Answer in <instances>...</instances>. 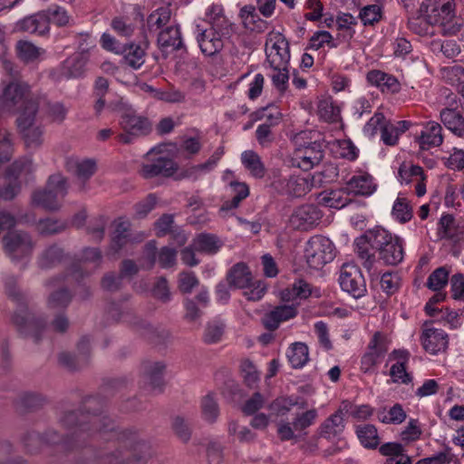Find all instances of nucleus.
<instances>
[{
	"mask_svg": "<svg viewBox=\"0 0 464 464\" xmlns=\"http://www.w3.org/2000/svg\"><path fill=\"white\" fill-rule=\"evenodd\" d=\"M198 283L193 272H181L179 276V288L184 294H190Z\"/></svg>",
	"mask_w": 464,
	"mask_h": 464,
	"instance_id": "774afa93",
	"label": "nucleus"
},
{
	"mask_svg": "<svg viewBox=\"0 0 464 464\" xmlns=\"http://www.w3.org/2000/svg\"><path fill=\"white\" fill-rule=\"evenodd\" d=\"M34 170L33 162L28 158L15 160L6 170V176L19 180L22 176H26Z\"/></svg>",
	"mask_w": 464,
	"mask_h": 464,
	"instance_id": "6e6d98bb",
	"label": "nucleus"
},
{
	"mask_svg": "<svg viewBox=\"0 0 464 464\" xmlns=\"http://www.w3.org/2000/svg\"><path fill=\"white\" fill-rule=\"evenodd\" d=\"M67 192L66 179L59 173L53 174L49 177L45 188L33 192L32 204L46 210H58L61 207L60 198H63Z\"/></svg>",
	"mask_w": 464,
	"mask_h": 464,
	"instance_id": "7ed1b4c3",
	"label": "nucleus"
},
{
	"mask_svg": "<svg viewBox=\"0 0 464 464\" xmlns=\"http://www.w3.org/2000/svg\"><path fill=\"white\" fill-rule=\"evenodd\" d=\"M340 406L341 411L358 420H366L373 414V408L368 404L355 405L349 401H343Z\"/></svg>",
	"mask_w": 464,
	"mask_h": 464,
	"instance_id": "09e8293b",
	"label": "nucleus"
},
{
	"mask_svg": "<svg viewBox=\"0 0 464 464\" xmlns=\"http://www.w3.org/2000/svg\"><path fill=\"white\" fill-rule=\"evenodd\" d=\"M295 404L296 401L291 398L280 397L271 402L269 410L277 416H283Z\"/></svg>",
	"mask_w": 464,
	"mask_h": 464,
	"instance_id": "338daca9",
	"label": "nucleus"
},
{
	"mask_svg": "<svg viewBox=\"0 0 464 464\" xmlns=\"http://www.w3.org/2000/svg\"><path fill=\"white\" fill-rule=\"evenodd\" d=\"M65 228V223L53 218L41 219L37 225L39 233L45 236L58 234Z\"/></svg>",
	"mask_w": 464,
	"mask_h": 464,
	"instance_id": "052dcab7",
	"label": "nucleus"
},
{
	"mask_svg": "<svg viewBox=\"0 0 464 464\" xmlns=\"http://www.w3.org/2000/svg\"><path fill=\"white\" fill-rule=\"evenodd\" d=\"M323 214L313 204H305L297 208L290 217V224L295 229L307 231L318 225Z\"/></svg>",
	"mask_w": 464,
	"mask_h": 464,
	"instance_id": "6ab92c4d",
	"label": "nucleus"
},
{
	"mask_svg": "<svg viewBox=\"0 0 464 464\" xmlns=\"http://www.w3.org/2000/svg\"><path fill=\"white\" fill-rule=\"evenodd\" d=\"M266 62L271 69H283L289 65V44L285 37L278 32H270L266 41Z\"/></svg>",
	"mask_w": 464,
	"mask_h": 464,
	"instance_id": "0eeeda50",
	"label": "nucleus"
},
{
	"mask_svg": "<svg viewBox=\"0 0 464 464\" xmlns=\"http://www.w3.org/2000/svg\"><path fill=\"white\" fill-rule=\"evenodd\" d=\"M221 245L219 239L211 234H200L193 242V246L197 251L208 255L216 254L221 247Z\"/></svg>",
	"mask_w": 464,
	"mask_h": 464,
	"instance_id": "79ce46f5",
	"label": "nucleus"
},
{
	"mask_svg": "<svg viewBox=\"0 0 464 464\" xmlns=\"http://www.w3.org/2000/svg\"><path fill=\"white\" fill-rule=\"evenodd\" d=\"M360 18L364 25H372L382 18V9L378 5H369L360 11Z\"/></svg>",
	"mask_w": 464,
	"mask_h": 464,
	"instance_id": "69168bd1",
	"label": "nucleus"
},
{
	"mask_svg": "<svg viewBox=\"0 0 464 464\" xmlns=\"http://www.w3.org/2000/svg\"><path fill=\"white\" fill-rule=\"evenodd\" d=\"M346 191L354 196H370L376 190L373 179L367 173L353 176L346 183Z\"/></svg>",
	"mask_w": 464,
	"mask_h": 464,
	"instance_id": "bb28decb",
	"label": "nucleus"
},
{
	"mask_svg": "<svg viewBox=\"0 0 464 464\" xmlns=\"http://www.w3.org/2000/svg\"><path fill=\"white\" fill-rule=\"evenodd\" d=\"M177 169L178 165L171 159L159 157L150 162L142 164L139 172L143 179H150L155 177L169 178Z\"/></svg>",
	"mask_w": 464,
	"mask_h": 464,
	"instance_id": "aec40b11",
	"label": "nucleus"
},
{
	"mask_svg": "<svg viewBox=\"0 0 464 464\" xmlns=\"http://www.w3.org/2000/svg\"><path fill=\"white\" fill-rule=\"evenodd\" d=\"M3 105L9 111L24 112L33 103L39 109L40 102L31 92L30 85L24 81H11L2 94Z\"/></svg>",
	"mask_w": 464,
	"mask_h": 464,
	"instance_id": "39448f33",
	"label": "nucleus"
},
{
	"mask_svg": "<svg viewBox=\"0 0 464 464\" xmlns=\"http://www.w3.org/2000/svg\"><path fill=\"white\" fill-rule=\"evenodd\" d=\"M225 327V324L218 320H213L207 323L202 337L203 342L207 344L219 343L224 335Z\"/></svg>",
	"mask_w": 464,
	"mask_h": 464,
	"instance_id": "de8ad7c7",
	"label": "nucleus"
},
{
	"mask_svg": "<svg viewBox=\"0 0 464 464\" xmlns=\"http://www.w3.org/2000/svg\"><path fill=\"white\" fill-rule=\"evenodd\" d=\"M361 443L369 449H375L380 444L377 429L372 424L360 425L356 429Z\"/></svg>",
	"mask_w": 464,
	"mask_h": 464,
	"instance_id": "49530a36",
	"label": "nucleus"
},
{
	"mask_svg": "<svg viewBox=\"0 0 464 464\" xmlns=\"http://www.w3.org/2000/svg\"><path fill=\"white\" fill-rule=\"evenodd\" d=\"M334 244L324 236H314L305 244L304 257L311 268L319 269L334 260Z\"/></svg>",
	"mask_w": 464,
	"mask_h": 464,
	"instance_id": "423d86ee",
	"label": "nucleus"
},
{
	"mask_svg": "<svg viewBox=\"0 0 464 464\" xmlns=\"http://www.w3.org/2000/svg\"><path fill=\"white\" fill-rule=\"evenodd\" d=\"M324 147L325 145L322 139L301 144L295 150L291 159L292 166L304 171L312 169L322 161L324 155Z\"/></svg>",
	"mask_w": 464,
	"mask_h": 464,
	"instance_id": "1a4fd4ad",
	"label": "nucleus"
},
{
	"mask_svg": "<svg viewBox=\"0 0 464 464\" xmlns=\"http://www.w3.org/2000/svg\"><path fill=\"white\" fill-rule=\"evenodd\" d=\"M72 300V295L67 288L61 287L53 291L48 297V307L50 309L59 310L69 305Z\"/></svg>",
	"mask_w": 464,
	"mask_h": 464,
	"instance_id": "5fc2aeb1",
	"label": "nucleus"
},
{
	"mask_svg": "<svg viewBox=\"0 0 464 464\" xmlns=\"http://www.w3.org/2000/svg\"><path fill=\"white\" fill-rule=\"evenodd\" d=\"M455 218L452 215H443L439 222V236L440 238L455 239L457 233L455 232Z\"/></svg>",
	"mask_w": 464,
	"mask_h": 464,
	"instance_id": "bf43d9fd",
	"label": "nucleus"
},
{
	"mask_svg": "<svg viewBox=\"0 0 464 464\" xmlns=\"http://www.w3.org/2000/svg\"><path fill=\"white\" fill-rule=\"evenodd\" d=\"M17 25L20 31L41 36L47 34L50 30L49 19L42 13L24 17Z\"/></svg>",
	"mask_w": 464,
	"mask_h": 464,
	"instance_id": "b1692460",
	"label": "nucleus"
},
{
	"mask_svg": "<svg viewBox=\"0 0 464 464\" xmlns=\"http://www.w3.org/2000/svg\"><path fill=\"white\" fill-rule=\"evenodd\" d=\"M158 44L161 50H181L185 49L182 42L181 33L178 25L170 24L158 34Z\"/></svg>",
	"mask_w": 464,
	"mask_h": 464,
	"instance_id": "393cba45",
	"label": "nucleus"
},
{
	"mask_svg": "<svg viewBox=\"0 0 464 464\" xmlns=\"http://www.w3.org/2000/svg\"><path fill=\"white\" fill-rule=\"evenodd\" d=\"M66 257L64 250L57 244L45 247L38 256V266L42 269H49L62 263Z\"/></svg>",
	"mask_w": 464,
	"mask_h": 464,
	"instance_id": "7c9ffc66",
	"label": "nucleus"
},
{
	"mask_svg": "<svg viewBox=\"0 0 464 464\" xmlns=\"http://www.w3.org/2000/svg\"><path fill=\"white\" fill-rule=\"evenodd\" d=\"M36 114L37 106L31 103L16 120L18 130L28 149H36L43 142V130L36 125Z\"/></svg>",
	"mask_w": 464,
	"mask_h": 464,
	"instance_id": "6e6552de",
	"label": "nucleus"
},
{
	"mask_svg": "<svg viewBox=\"0 0 464 464\" xmlns=\"http://www.w3.org/2000/svg\"><path fill=\"white\" fill-rule=\"evenodd\" d=\"M241 162L253 178L261 179L266 176V168L256 151L251 150L243 151Z\"/></svg>",
	"mask_w": 464,
	"mask_h": 464,
	"instance_id": "2f4dec72",
	"label": "nucleus"
},
{
	"mask_svg": "<svg viewBox=\"0 0 464 464\" xmlns=\"http://www.w3.org/2000/svg\"><path fill=\"white\" fill-rule=\"evenodd\" d=\"M317 418L316 410H308L301 414H298L294 419L293 422L280 421L277 424V434L281 440H298L299 435L295 431H303L310 427Z\"/></svg>",
	"mask_w": 464,
	"mask_h": 464,
	"instance_id": "4468645a",
	"label": "nucleus"
},
{
	"mask_svg": "<svg viewBox=\"0 0 464 464\" xmlns=\"http://www.w3.org/2000/svg\"><path fill=\"white\" fill-rule=\"evenodd\" d=\"M47 18L49 22L52 21L57 26H66L72 24V17L68 14L67 11L60 6H55L48 9Z\"/></svg>",
	"mask_w": 464,
	"mask_h": 464,
	"instance_id": "0e129e2a",
	"label": "nucleus"
},
{
	"mask_svg": "<svg viewBox=\"0 0 464 464\" xmlns=\"http://www.w3.org/2000/svg\"><path fill=\"white\" fill-rule=\"evenodd\" d=\"M343 415L339 406V409L321 424L319 435L329 440L340 435L344 430Z\"/></svg>",
	"mask_w": 464,
	"mask_h": 464,
	"instance_id": "c756f323",
	"label": "nucleus"
},
{
	"mask_svg": "<svg viewBox=\"0 0 464 464\" xmlns=\"http://www.w3.org/2000/svg\"><path fill=\"white\" fill-rule=\"evenodd\" d=\"M82 52L84 49L81 46ZM86 64V57L82 53H75L64 60L58 67L50 72L55 82H62L82 75Z\"/></svg>",
	"mask_w": 464,
	"mask_h": 464,
	"instance_id": "dca6fc26",
	"label": "nucleus"
},
{
	"mask_svg": "<svg viewBox=\"0 0 464 464\" xmlns=\"http://www.w3.org/2000/svg\"><path fill=\"white\" fill-rule=\"evenodd\" d=\"M454 16V6L448 5V7L440 9V11L433 9L432 12L420 14L417 18H410L408 24L409 28L416 34H421L426 31V26L430 24L439 25L445 34H453L459 30L458 25L450 24Z\"/></svg>",
	"mask_w": 464,
	"mask_h": 464,
	"instance_id": "20e7f679",
	"label": "nucleus"
},
{
	"mask_svg": "<svg viewBox=\"0 0 464 464\" xmlns=\"http://www.w3.org/2000/svg\"><path fill=\"white\" fill-rule=\"evenodd\" d=\"M139 334L154 344L165 343L169 338L168 330L162 327H154L141 318L134 322L133 328Z\"/></svg>",
	"mask_w": 464,
	"mask_h": 464,
	"instance_id": "a878e982",
	"label": "nucleus"
},
{
	"mask_svg": "<svg viewBox=\"0 0 464 464\" xmlns=\"http://www.w3.org/2000/svg\"><path fill=\"white\" fill-rule=\"evenodd\" d=\"M442 79L449 84L455 86L464 82V66L455 64L440 70Z\"/></svg>",
	"mask_w": 464,
	"mask_h": 464,
	"instance_id": "4d7b16f0",
	"label": "nucleus"
},
{
	"mask_svg": "<svg viewBox=\"0 0 464 464\" xmlns=\"http://www.w3.org/2000/svg\"><path fill=\"white\" fill-rule=\"evenodd\" d=\"M223 154L224 148L218 147L206 162L189 167L182 170L179 174H178L176 179L179 180L182 179H198L201 173H207L211 171L217 166L218 162L222 158Z\"/></svg>",
	"mask_w": 464,
	"mask_h": 464,
	"instance_id": "5701e85b",
	"label": "nucleus"
},
{
	"mask_svg": "<svg viewBox=\"0 0 464 464\" xmlns=\"http://www.w3.org/2000/svg\"><path fill=\"white\" fill-rule=\"evenodd\" d=\"M110 420L107 417H100L96 413L88 415L82 414L79 420L76 411H68L61 418V423L66 429H71L75 425H79L82 430H111L109 425Z\"/></svg>",
	"mask_w": 464,
	"mask_h": 464,
	"instance_id": "2eb2a0df",
	"label": "nucleus"
},
{
	"mask_svg": "<svg viewBox=\"0 0 464 464\" xmlns=\"http://www.w3.org/2000/svg\"><path fill=\"white\" fill-rule=\"evenodd\" d=\"M229 285L236 288H245L249 286L252 281V275L248 266L245 263L234 265L227 276Z\"/></svg>",
	"mask_w": 464,
	"mask_h": 464,
	"instance_id": "f704fd0d",
	"label": "nucleus"
},
{
	"mask_svg": "<svg viewBox=\"0 0 464 464\" xmlns=\"http://www.w3.org/2000/svg\"><path fill=\"white\" fill-rule=\"evenodd\" d=\"M444 165L452 170L464 169V150L453 148L449 157L442 158Z\"/></svg>",
	"mask_w": 464,
	"mask_h": 464,
	"instance_id": "e2e57ef3",
	"label": "nucleus"
},
{
	"mask_svg": "<svg viewBox=\"0 0 464 464\" xmlns=\"http://www.w3.org/2000/svg\"><path fill=\"white\" fill-rule=\"evenodd\" d=\"M367 81L372 85L378 87L382 92H398L401 84L397 78L382 71L372 70L367 73Z\"/></svg>",
	"mask_w": 464,
	"mask_h": 464,
	"instance_id": "cd10ccee",
	"label": "nucleus"
},
{
	"mask_svg": "<svg viewBox=\"0 0 464 464\" xmlns=\"http://www.w3.org/2000/svg\"><path fill=\"white\" fill-rule=\"evenodd\" d=\"M339 283L342 289L354 298H360L366 293L364 278L354 264L346 263L342 266Z\"/></svg>",
	"mask_w": 464,
	"mask_h": 464,
	"instance_id": "ddd939ff",
	"label": "nucleus"
},
{
	"mask_svg": "<svg viewBox=\"0 0 464 464\" xmlns=\"http://www.w3.org/2000/svg\"><path fill=\"white\" fill-rule=\"evenodd\" d=\"M406 417L405 411L399 403L394 404L389 411L382 408L377 411L378 420L386 424H401L405 420Z\"/></svg>",
	"mask_w": 464,
	"mask_h": 464,
	"instance_id": "c03bdc74",
	"label": "nucleus"
},
{
	"mask_svg": "<svg viewBox=\"0 0 464 464\" xmlns=\"http://www.w3.org/2000/svg\"><path fill=\"white\" fill-rule=\"evenodd\" d=\"M350 194L344 187L340 189L331 190L323 197L322 200L327 207L340 209L351 202Z\"/></svg>",
	"mask_w": 464,
	"mask_h": 464,
	"instance_id": "8fccbe9b",
	"label": "nucleus"
},
{
	"mask_svg": "<svg viewBox=\"0 0 464 464\" xmlns=\"http://www.w3.org/2000/svg\"><path fill=\"white\" fill-rule=\"evenodd\" d=\"M311 294V285L304 280H298L295 282L291 287L282 292V299L285 301H292L297 298L306 299Z\"/></svg>",
	"mask_w": 464,
	"mask_h": 464,
	"instance_id": "a18cd8bd",
	"label": "nucleus"
},
{
	"mask_svg": "<svg viewBox=\"0 0 464 464\" xmlns=\"http://www.w3.org/2000/svg\"><path fill=\"white\" fill-rule=\"evenodd\" d=\"M373 232V228L368 229L362 236L357 237L354 241V251L362 260L364 268L370 271L374 264L375 256L369 250L371 246L369 234Z\"/></svg>",
	"mask_w": 464,
	"mask_h": 464,
	"instance_id": "473e14b6",
	"label": "nucleus"
},
{
	"mask_svg": "<svg viewBox=\"0 0 464 464\" xmlns=\"http://www.w3.org/2000/svg\"><path fill=\"white\" fill-rule=\"evenodd\" d=\"M201 413L205 420L213 423L219 415V409L216 400L208 394L201 401Z\"/></svg>",
	"mask_w": 464,
	"mask_h": 464,
	"instance_id": "13d9d810",
	"label": "nucleus"
},
{
	"mask_svg": "<svg viewBox=\"0 0 464 464\" xmlns=\"http://www.w3.org/2000/svg\"><path fill=\"white\" fill-rule=\"evenodd\" d=\"M120 124L125 132L119 134L118 140L124 144L131 143L136 138L148 135L151 131L150 121L138 115L133 110L121 119Z\"/></svg>",
	"mask_w": 464,
	"mask_h": 464,
	"instance_id": "f8f14e48",
	"label": "nucleus"
},
{
	"mask_svg": "<svg viewBox=\"0 0 464 464\" xmlns=\"http://www.w3.org/2000/svg\"><path fill=\"white\" fill-rule=\"evenodd\" d=\"M239 15L246 28L257 32H263L266 29V22L259 18L254 5H247L243 6L240 9Z\"/></svg>",
	"mask_w": 464,
	"mask_h": 464,
	"instance_id": "58836bf2",
	"label": "nucleus"
},
{
	"mask_svg": "<svg viewBox=\"0 0 464 464\" xmlns=\"http://www.w3.org/2000/svg\"><path fill=\"white\" fill-rule=\"evenodd\" d=\"M296 314L297 309L294 304L278 305L264 315L262 323L266 329L275 331L282 322L292 319Z\"/></svg>",
	"mask_w": 464,
	"mask_h": 464,
	"instance_id": "412c9836",
	"label": "nucleus"
},
{
	"mask_svg": "<svg viewBox=\"0 0 464 464\" xmlns=\"http://www.w3.org/2000/svg\"><path fill=\"white\" fill-rule=\"evenodd\" d=\"M314 179L309 177L290 176L288 179H279L273 184L281 194L291 197H302L308 193L314 186Z\"/></svg>",
	"mask_w": 464,
	"mask_h": 464,
	"instance_id": "a211bd4d",
	"label": "nucleus"
},
{
	"mask_svg": "<svg viewBox=\"0 0 464 464\" xmlns=\"http://www.w3.org/2000/svg\"><path fill=\"white\" fill-rule=\"evenodd\" d=\"M442 128L438 122H428L418 137V142L422 150L438 147L443 141Z\"/></svg>",
	"mask_w": 464,
	"mask_h": 464,
	"instance_id": "c85d7f7f",
	"label": "nucleus"
},
{
	"mask_svg": "<svg viewBox=\"0 0 464 464\" xmlns=\"http://www.w3.org/2000/svg\"><path fill=\"white\" fill-rule=\"evenodd\" d=\"M388 351V345L385 336L376 332L371 339L367 352L363 354L361 360V369L367 372L373 366L380 363Z\"/></svg>",
	"mask_w": 464,
	"mask_h": 464,
	"instance_id": "f3484780",
	"label": "nucleus"
},
{
	"mask_svg": "<svg viewBox=\"0 0 464 464\" xmlns=\"http://www.w3.org/2000/svg\"><path fill=\"white\" fill-rule=\"evenodd\" d=\"M218 24L214 23L208 28L201 24H197L194 30V35L198 42L201 53L206 56H214L224 47L225 33L217 29Z\"/></svg>",
	"mask_w": 464,
	"mask_h": 464,
	"instance_id": "9b49d317",
	"label": "nucleus"
},
{
	"mask_svg": "<svg viewBox=\"0 0 464 464\" xmlns=\"http://www.w3.org/2000/svg\"><path fill=\"white\" fill-rule=\"evenodd\" d=\"M108 316L114 322H125L134 328V322L139 319L138 316L130 312H122L119 305L111 304L108 308Z\"/></svg>",
	"mask_w": 464,
	"mask_h": 464,
	"instance_id": "680f3d73",
	"label": "nucleus"
},
{
	"mask_svg": "<svg viewBox=\"0 0 464 464\" xmlns=\"http://www.w3.org/2000/svg\"><path fill=\"white\" fill-rule=\"evenodd\" d=\"M17 56L24 63L36 61L45 51L29 41H18L15 45Z\"/></svg>",
	"mask_w": 464,
	"mask_h": 464,
	"instance_id": "a19ab883",
	"label": "nucleus"
},
{
	"mask_svg": "<svg viewBox=\"0 0 464 464\" xmlns=\"http://www.w3.org/2000/svg\"><path fill=\"white\" fill-rule=\"evenodd\" d=\"M444 126L458 137H464V117L456 109L444 108L440 111Z\"/></svg>",
	"mask_w": 464,
	"mask_h": 464,
	"instance_id": "72a5a7b5",
	"label": "nucleus"
},
{
	"mask_svg": "<svg viewBox=\"0 0 464 464\" xmlns=\"http://www.w3.org/2000/svg\"><path fill=\"white\" fill-rule=\"evenodd\" d=\"M392 217L400 223H406L412 218V208L409 200L404 197H398L394 201Z\"/></svg>",
	"mask_w": 464,
	"mask_h": 464,
	"instance_id": "3c124183",
	"label": "nucleus"
},
{
	"mask_svg": "<svg viewBox=\"0 0 464 464\" xmlns=\"http://www.w3.org/2000/svg\"><path fill=\"white\" fill-rule=\"evenodd\" d=\"M7 295L17 304L19 312H15L12 317L13 324L17 330L26 336H30L35 343L41 339V334L46 327V322L43 318H36L25 309V297L17 289L14 277L5 280Z\"/></svg>",
	"mask_w": 464,
	"mask_h": 464,
	"instance_id": "f257e3e1",
	"label": "nucleus"
},
{
	"mask_svg": "<svg viewBox=\"0 0 464 464\" xmlns=\"http://www.w3.org/2000/svg\"><path fill=\"white\" fill-rule=\"evenodd\" d=\"M371 247L379 254V258L388 266H397L403 260L404 248L401 237L392 235L382 227H374L369 234Z\"/></svg>",
	"mask_w": 464,
	"mask_h": 464,
	"instance_id": "f03ea898",
	"label": "nucleus"
},
{
	"mask_svg": "<svg viewBox=\"0 0 464 464\" xmlns=\"http://www.w3.org/2000/svg\"><path fill=\"white\" fill-rule=\"evenodd\" d=\"M287 358L294 368H302L309 360V349L304 343H295L287 352Z\"/></svg>",
	"mask_w": 464,
	"mask_h": 464,
	"instance_id": "37998d69",
	"label": "nucleus"
},
{
	"mask_svg": "<svg viewBox=\"0 0 464 464\" xmlns=\"http://www.w3.org/2000/svg\"><path fill=\"white\" fill-rule=\"evenodd\" d=\"M2 241L5 253L14 261L30 256L34 248L31 236L22 230L9 231Z\"/></svg>",
	"mask_w": 464,
	"mask_h": 464,
	"instance_id": "9d476101",
	"label": "nucleus"
},
{
	"mask_svg": "<svg viewBox=\"0 0 464 464\" xmlns=\"http://www.w3.org/2000/svg\"><path fill=\"white\" fill-rule=\"evenodd\" d=\"M450 271L445 266L435 269L428 277L426 285L432 291H440L449 282Z\"/></svg>",
	"mask_w": 464,
	"mask_h": 464,
	"instance_id": "864d4df0",
	"label": "nucleus"
},
{
	"mask_svg": "<svg viewBox=\"0 0 464 464\" xmlns=\"http://www.w3.org/2000/svg\"><path fill=\"white\" fill-rule=\"evenodd\" d=\"M424 350L436 354L446 350L448 346V334L440 329H424L420 337Z\"/></svg>",
	"mask_w": 464,
	"mask_h": 464,
	"instance_id": "4be33fe9",
	"label": "nucleus"
},
{
	"mask_svg": "<svg viewBox=\"0 0 464 464\" xmlns=\"http://www.w3.org/2000/svg\"><path fill=\"white\" fill-rule=\"evenodd\" d=\"M171 10L168 6L160 7L153 11L147 18V25L150 32H160L169 26Z\"/></svg>",
	"mask_w": 464,
	"mask_h": 464,
	"instance_id": "4c0bfd02",
	"label": "nucleus"
},
{
	"mask_svg": "<svg viewBox=\"0 0 464 464\" xmlns=\"http://www.w3.org/2000/svg\"><path fill=\"white\" fill-rule=\"evenodd\" d=\"M130 223L125 220L120 219L116 225L113 232L111 248L118 252L120 251L129 240Z\"/></svg>",
	"mask_w": 464,
	"mask_h": 464,
	"instance_id": "603ef678",
	"label": "nucleus"
},
{
	"mask_svg": "<svg viewBox=\"0 0 464 464\" xmlns=\"http://www.w3.org/2000/svg\"><path fill=\"white\" fill-rule=\"evenodd\" d=\"M120 53H122L125 64L132 69H139L145 63V49L139 44L122 45Z\"/></svg>",
	"mask_w": 464,
	"mask_h": 464,
	"instance_id": "e433bc0d",
	"label": "nucleus"
},
{
	"mask_svg": "<svg viewBox=\"0 0 464 464\" xmlns=\"http://www.w3.org/2000/svg\"><path fill=\"white\" fill-rule=\"evenodd\" d=\"M166 365L163 362L147 361L142 363L143 373L153 390L163 385V373Z\"/></svg>",
	"mask_w": 464,
	"mask_h": 464,
	"instance_id": "c9c22d12",
	"label": "nucleus"
},
{
	"mask_svg": "<svg viewBox=\"0 0 464 464\" xmlns=\"http://www.w3.org/2000/svg\"><path fill=\"white\" fill-rule=\"evenodd\" d=\"M70 168L81 182V190H84L86 181L95 173L96 163L92 160H84L70 163Z\"/></svg>",
	"mask_w": 464,
	"mask_h": 464,
	"instance_id": "ea45409f",
	"label": "nucleus"
}]
</instances>
